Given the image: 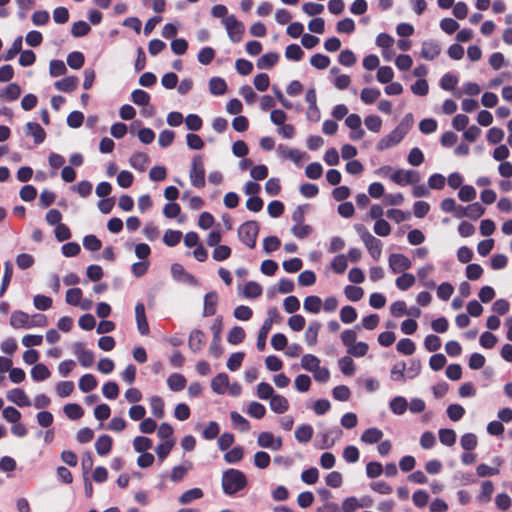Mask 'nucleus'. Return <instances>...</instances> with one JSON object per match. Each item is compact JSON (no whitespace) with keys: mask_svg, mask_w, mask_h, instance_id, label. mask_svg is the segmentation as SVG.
<instances>
[{"mask_svg":"<svg viewBox=\"0 0 512 512\" xmlns=\"http://www.w3.org/2000/svg\"><path fill=\"white\" fill-rule=\"evenodd\" d=\"M247 486L245 474L237 469H228L222 476V488L225 494L233 495Z\"/></svg>","mask_w":512,"mask_h":512,"instance_id":"1","label":"nucleus"},{"mask_svg":"<svg viewBox=\"0 0 512 512\" xmlns=\"http://www.w3.org/2000/svg\"><path fill=\"white\" fill-rule=\"evenodd\" d=\"M355 229L359 234L362 242L364 243L366 249L368 250L370 256L374 260L378 261L382 255V242L378 238L374 237L362 224L356 225Z\"/></svg>","mask_w":512,"mask_h":512,"instance_id":"2","label":"nucleus"},{"mask_svg":"<svg viewBox=\"0 0 512 512\" xmlns=\"http://www.w3.org/2000/svg\"><path fill=\"white\" fill-rule=\"evenodd\" d=\"M259 233V225L256 221H247L238 228V237L246 246L253 249Z\"/></svg>","mask_w":512,"mask_h":512,"instance_id":"3","label":"nucleus"},{"mask_svg":"<svg viewBox=\"0 0 512 512\" xmlns=\"http://www.w3.org/2000/svg\"><path fill=\"white\" fill-rule=\"evenodd\" d=\"M225 26L229 39L232 42H240L245 32V26L242 22L237 20L234 15H229L222 20Z\"/></svg>","mask_w":512,"mask_h":512,"instance_id":"4","label":"nucleus"},{"mask_svg":"<svg viewBox=\"0 0 512 512\" xmlns=\"http://www.w3.org/2000/svg\"><path fill=\"white\" fill-rule=\"evenodd\" d=\"M189 178L194 187L202 188L205 186V169L201 156L193 158Z\"/></svg>","mask_w":512,"mask_h":512,"instance_id":"5","label":"nucleus"},{"mask_svg":"<svg viewBox=\"0 0 512 512\" xmlns=\"http://www.w3.org/2000/svg\"><path fill=\"white\" fill-rule=\"evenodd\" d=\"M269 317L264 321L262 327L260 328L257 336V348L260 351H263L266 346V339L269 331L272 328L273 322L276 321L279 317L278 311L276 308H271L268 310Z\"/></svg>","mask_w":512,"mask_h":512,"instance_id":"6","label":"nucleus"},{"mask_svg":"<svg viewBox=\"0 0 512 512\" xmlns=\"http://www.w3.org/2000/svg\"><path fill=\"white\" fill-rule=\"evenodd\" d=\"M407 130L401 125L397 126L393 131H391L388 135L384 136L377 143V149L379 151H384L389 149L402 141L404 136L406 135Z\"/></svg>","mask_w":512,"mask_h":512,"instance_id":"7","label":"nucleus"},{"mask_svg":"<svg viewBox=\"0 0 512 512\" xmlns=\"http://www.w3.org/2000/svg\"><path fill=\"white\" fill-rule=\"evenodd\" d=\"M389 178L396 184L406 185V184H416L420 181V175L417 171L407 170L403 171L401 169L393 170L389 175Z\"/></svg>","mask_w":512,"mask_h":512,"instance_id":"8","label":"nucleus"},{"mask_svg":"<svg viewBox=\"0 0 512 512\" xmlns=\"http://www.w3.org/2000/svg\"><path fill=\"white\" fill-rule=\"evenodd\" d=\"M388 264L393 273H400L411 268L410 259L404 254L393 253L388 258Z\"/></svg>","mask_w":512,"mask_h":512,"instance_id":"9","label":"nucleus"},{"mask_svg":"<svg viewBox=\"0 0 512 512\" xmlns=\"http://www.w3.org/2000/svg\"><path fill=\"white\" fill-rule=\"evenodd\" d=\"M257 444L262 448L278 451L282 448V439L275 437L271 432H261L257 438Z\"/></svg>","mask_w":512,"mask_h":512,"instance_id":"10","label":"nucleus"},{"mask_svg":"<svg viewBox=\"0 0 512 512\" xmlns=\"http://www.w3.org/2000/svg\"><path fill=\"white\" fill-rule=\"evenodd\" d=\"M135 320L137 329L141 335H148L150 332L149 324L146 318L145 307L143 303H138L135 306Z\"/></svg>","mask_w":512,"mask_h":512,"instance_id":"11","label":"nucleus"},{"mask_svg":"<svg viewBox=\"0 0 512 512\" xmlns=\"http://www.w3.org/2000/svg\"><path fill=\"white\" fill-rule=\"evenodd\" d=\"M132 100L136 105H143L145 108L143 109V114L146 116H152L154 113V109L152 106H148L150 101V96L147 92L137 89L134 90L131 94Z\"/></svg>","mask_w":512,"mask_h":512,"instance_id":"12","label":"nucleus"},{"mask_svg":"<svg viewBox=\"0 0 512 512\" xmlns=\"http://www.w3.org/2000/svg\"><path fill=\"white\" fill-rule=\"evenodd\" d=\"M441 52V47L438 42L434 40L424 41L422 43L420 55L426 60L435 59Z\"/></svg>","mask_w":512,"mask_h":512,"instance_id":"13","label":"nucleus"},{"mask_svg":"<svg viewBox=\"0 0 512 512\" xmlns=\"http://www.w3.org/2000/svg\"><path fill=\"white\" fill-rule=\"evenodd\" d=\"M6 397L10 402L16 404L19 407H26L31 405L30 399L21 388H14L9 390L6 394Z\"/></svg>","mask_w":512,"mask_h":512,"instance_id":"14","label":"nucleus"},{"mask_svg":"<svg viewBox=\"0 0 512 512\" xmlns=\"http://www.w3.org/2000/svg\"><path fill=\"white\" fill-rule=\"evenodd\" d=\"M74 354L77 356L78 361L83 367H90L94 362V355L91 351L86 350L84 345L80 342L74 345Z\"/></svg>","mask_w":512,"mask_h":512,"instance_id":"15","label":"nucleus"},{"mask_svg":"<svg viewBox=\"0 0 512 512\" xmlns=\"http://www.w3.org/2000/svg\"><path fill=\"white\" fill-rule=\"evenodd\" d=\"M10 325L15 329L31 328L30 316L23 311H14L10 317Z\"/></svg>","mask_w":512,"mask_h":512,"instance_id":"16","label":"nucleus"},{"mask_svg":"<svg viewBox=\"0 0 512 512\" xmlns=\"http://www.w3.org/2000/svg\"><path fill=\"white\" fill-rule=\"evenodd\" d=\"M25 133L28 136H32L36 144L42 143L46 137L44 129L35 122H28L26 124Z\"/></svg>","mask_w":512,"mask_h":512,"instance_id":"17","label":"nucleus"},{"mask_svg":"<svg viewBox=\"0 0 512 512\" xmlns=\"http://www.w3.org/2000/svg\"><path fill=\"white\" fill-rule=\"evenodd\" d=\"M269 400L270 409L275 413L283 414L289 408L288 400L280 394L275 393Z\"/></svg>","mask_w":512,"mask_h":512,"instance_id":"18","label":"nucleus"},{"mask_svg":"<svg viewBox=\"0 0 512 512\" xmlns=\"http://www.w3.org/2000/svg\"><path fill=\"white\" fill-rule=\"evenodd\" d=\"M204 342L205 334L201 330L195 329L190 333L188 346L194 353L202 349Z\"/></svg>","mask_w":512,"mask_h":512,"instance_id":"19","label":"nucleus"},{"mask_svg":"<svg viewBox=\"0 0 512 512\" xmlns=\"http://www.w3.org/2000/svg\"><path fill=\"white\" fill-rule=\"evenodd\" d=\"M229 386V377L226 373L217 374L211 381V388L217 394H223Z\"/></svg>","mask_w":512,"mask_h":512,"instance_id":"20","label":"nucleus"},{"mask_svg":"<svg viewBox=\"0 0 512 512\" xmlns=\"http://www.w3.org/2000/svg\"><path fill=\"white\" fill-rule=\"evenodd\" d=\"M78 83L79 79L77 77L69 76L55 82L54 86L57 90L68 93L74 91Z\"/></svg>","mask_w":512,"mask_h":512,"instance_id":"21","label":"nucleus"},{"mask_svg":"<svg viewBox=\"0 0 512 512\" xmlns=\"http://www.w3.org/2000/svg\"><path fill=\"white\" fill-rule=\"evenodd\" d=\"M321 324L317 321L311 322L305 331V341L308 346H315L318 341V334Z\"/></svg>","mask_w":512,"mask_h":512,"instance_id":"22","label":"nucleus"},{"mask_svg":"<svg viewBox=\"0 0 512 512\" xmlns=\"http://www.w3.org/2000/svg\"><path fill=\"white\" fill-rule=\"evenodd\" d=\"M217 301L218 296L216 292L212 291L205 295L203 309L204 316H212L216 313Z\"/></svg>","mask_w":512,"mask_h":512,"instance_id":"23","label":"nucleus"},{"mask_svg":"<svg viewBox=\"0 0 512 512\" xmlns=\"http://www.w3.org/2000/svg\"><path fill=\"white\" fill-rule=\"evenodd\" d=\"M383 432L378 428H369L361 435V441L366 444H375L381 441Z\"/></svg>","mask_w":512,"mask_h":512,"instance_id":"24","label":"nucleus"},{"mask_svg":"<svg viewBox=\"0 0 512 512\" xmlns=\"http://www.w3.org/2000/svg\"><path fill=\"white\" fill-rule=\"evenodd\" d=\"M313 428L308 424L300 425L295 431V438L300 443H307L313 436Z\"/></svg>","mask_w":512,"mask_h":512,"instance_id":"25","label":"nucleus"},{"mask_svg":"<svg viewBox=\"0 0 512 512\" xmlns=\"http://www.w3.org/2000/svg\"><path fill=\"white\" fill-rule=\"evenodd\" d=\"M406 363L401 361L393 365L390 371V377L395 382H404L406 380Z\"/></svg>","mask_w":512,"mask_h":512,"instance_id":"26","label":"nucleus"},{"mask_svg":"<svg viewBox=\"0 0 512 512\" xmlns=\"http://www.w3.org/2000/svg\"><path fill=\"white\" fill-rule=\"evenodd\" d=\"M13 276V265L10 261L4 262V274L0 286V297L6 292Z\"/></svg>","mask_w":512,"mask_h":512,"instance_id":"27","label":"nucleus"},{"mask_svg":"<svg viewBox=\"0 0 512 512\" xmlns=\"http://www.w3.org/2000/svg\"><path fill=\"white\" fill-rule=\"evenodd\" d=\"M389 407L394 414L402 415L408 408V402L404 397L397 396L390 401Z\"/></svg>","mask_w":512,"mask_h":512,"instance_id":"28","label":"nucleus"},{"mask_svg":"<svg viewBox=\"0 0 512 512\" xmlns=\"http://www.w3.org/2000/svg\"><path fill=\"white\" fill-rule=\"evenodd\" d=\"M279 59V56L275 52L266 53L261 56L257 61V67L259 69H269L273 67Z\"/></svg>","mask_w":512,"mask_h":512,"instance_id":"29","label":"nucleus"},{"mask_svg":"<svg viewBox=\"0 0 512 512\" xmlns=\"http://www.w3.org/2000/svg\"><path fill=\"white\" fill-rule=\"evenodd\" d=\"M20 94V86L16 83H11L0 92V97L6 99L7 101H14L19 98Z\"/></svg>","mask_w":512,"mask_h":512,"instance_id":"30","label":"nucleus"},{"mask_svg":"<svg viewBox=\"0 0 512 512\" xmlns=\"http://www.w3.org/2000/svg\"><path fill=\"white\" fill-rule=\"evenodd\" d=\"M320 366V359L312 354H305L301 358V367L306 371L313 372Z\"/></svg>","mask_w":512,"mask_h":512,"instance_id":"31","label":"nucleus"},{"mask_svg":"<svg viewBox=\"0 0 512 512\" xmlns=\"http://www.w3.org/2000/svg\"><path fill=\"white\" fill-rule=\"evenodd\" d=\"M262 294V287L255 281H249L243 288V295L246 298H258Z\"/></svg>","mask_w":512,"mask_h":512,"instance_id":"32","label":"nucleus"},{"mask_svg":"<svg viewBox=\"0 0 512 512\" xmlns=\"http://www.w3.org/2000/svg\"><path fill=\"white\" fill-rule=\"evenodd\" d=\"M167 384L172 391H180L184 389L186 385V379L183 375L174 373L168 377Z\"/></svg>","mask_w":512,"mask_h":512,"instance_id":"33","label":"nucleus"},{"mask_svg":"<svg viewBox=\"0 0 512 512\" xmlns=\"http://www.w3.org/2000/svg\"><path fill=\"white\" fill-rule=\"evenodd\" d=\"M227 84L220 77H213L209 81V90L213 95H222L226 92Z\"/></svg>","mask_w":512,"mask_h":512,"instance_id":"34","label":"nucleus"},{"mask_svg":"<svg viewBox=\"0 0 512 512\" xmlns=\"http://www.w3.org/2000/svg\"><path fill=\"white\" fill-rule=\"evenodd\" d=\"M322 301L318 296H308L305 298L303 306L304 309L310 313L317 314L321 310Z\"/></svg>","mask_w":512,"mask_h":512,"instance_id":"35","label":"nucleus"},{"mask_svg":"<svg viewBox=\"0 0 512 512\" xmlns=\"http://www.w3.org/2000/svg\"><path fill=\"white\" fill-rule=\"evenodd\" d=\"M230 418L232 421V424L236 429H238L241 432H247L250 430V424L247 419H245L242 415H240L238 412H231Z\"/></svg>","mask_w":512,"mask_h":512,"instance_id":"36","label":"nucleus"},{"mask_svg":"<svg viewBox=\"0 0 512 512\" xmlns=\"http://www.w3.org/2000/svg\"><path fill=\"white\" fill-rule=\"evenodd\" d=\"M50 375L49 369L42 363L36 364L31 370V377L34 381H43Z\"/></svg>","mask_w":512,"mask_h":512,"instance_id":"37","label":"nucleus"},{"mask_svg":"<svg viewBox=\"0 0 512 512\" xmlns=\"http://www.w3.org/2000/svg\"><path fill=\"white\" fill-rule=\"evenodd\" d=\"M97 386V380L92 374H85L79 380V388L82 392H90Z\"/></svg>","mask_w":512,"mask_h":512,"instance_id":"38","label":"nucleus"},{"mask_svg":"<svg viewBox=\"0 0 512 512\" xmlns=\"http://www.w3.org/2000/svg\"><path fill=\"white\" fill-rule=\"evenodd\" d=\"M111 446L112 440L107 435L100 436L95 443L96 451L101 456L106 455L110 451Z\"/></svg>","mask_w":512,"mask_h":512,"instance_id":"39","label":"nucleus"},{"mask_svg":"<svg viewBox=\"0 0 512 512\" xmlns=\"http://www.w3.org/2000/svg\"><path fill=\"white\" fill-rule=\"evenodd\" d=\"M190 469H192L191 462H186L184 465L175 466L171 472V480L173 482L181 481Z\"/></svg>","mask_w":512,"mask_h":512,"instance_id":"40","label":"nucleus"},{"mask_svg":"<svg viewBox=\"0 0 512 512\" xmlns=\"http://www.w3.org/2000/svg\"><path fill=\"white\" fill-rule=\"evenodd\" d=\"M203 496V491L200 488H192L181 494L179 502L181 504H188L193 500L200 499Z\"/></svg>","mask_w":512,"mask_h":512,"instance_id":"41","label":"nucleus"},{"mask_svg":"<svg viewBox=\"0 0 512 512\" xmlns=\"http://www.w3.org/2000/svg\"><path fill=\"white\" fill-rule=\"evenodd\" d=\"M174 445H175V440H166V441H163L161 444H159L155 448L157 457L161 462L168 456V454L171 452Z\"/></svg>","mask_w":512,"mask_h":512,"instance_id":"42","label":"nucleus"},{"mask_svg":"<svg viewBox=\"0 0 512 512\" xmlns=\"http://www.w3.org/2000/svg\"><path fill=\"white\" fill-rule=\"evenodd\" d=\"M415 284V277L410 273H403L396 279L398 289L405 291Z\"/></svg>","mask_w":512,"mask_h":512,"instance_id":"43","label":"nucleus"},{"mask_svg":"<svg viewBox=\"0 0 512 512\" xmlns=\"http://www.w3.org/2000/svg\"><path fill=\"white\" fill-rule=\"evenodd\" d=\"M150 407L156 418L161 419L164 417V402L160 397L153 396L150 399Z\"/></svg>","mask_w":512,"mask_h":512,"instance_id":"44","label":"nucleus"},{"mask_svg":"<svg viewBox=\"0 0 512 512\" xmlns=\"http://www.w3.org/2000/svg\"><path fill=\"white\" fill-rule=\"evenodd\" d=\"M245 338V331L242 327L235 326L233 327L227 336V341L230 344L236 345L241 343Z\"/></svg>","mask_w":512,"mask_h":512,"instance_id":"45","label":"nucleus"},{"mask_svg":"<svg viewBox=\"0 0 512 512\" xmlns=\"http://www.w3.org/2000/svg\"><path fill=\"white\" fill-rule=\"evenodd\" d=\"M478 440L475 434L466 433L460 439V445L464 450L472 451L477 447Z\"/></svg>","mask_w":512,"mask_h":512,"instance_id":"46","label":"nucleus"},{"mask_svg":"<svg viewBox=\"0 0 512 512\" xmlns=\"http://www.w3.org/2000/svg\"><path fill=\"white\" fill-rule=\"evenodd\" d=\"M396 349L398 352L404 354V355H411L415 352V344L414 342L409 338H404L398 341L396 345Z\"/></svg>","mask_w":512,"mask_h":512,"instance_id":"47","label":"nucleus"},{"mask_svg":"<svg viewBox=\"0 0 512 512\" xmlns=\"http://www.w3.org/2000/svg\"><path fill=\"white\" fill-rule=\"evenodd\" d=\"M84 60V55L78 51L71 52L67 56V64L72 69H80L84 64Z\"/></svg>","mask_w":512,"mask_h":512,"instance_id":"48","label":"nucleus"},{"mask_svg":"<svg viewBox=\"0 0 512 512\" xmlns=\"http://www.w3.org/2000/svg\"><path fill=\"white\" fill-rule=\"evenodd\" d=\"M348 263H347V256L344 254H339L335 256L331 262L332 269L338 273L342 274L347 269Z\"/></svg>","mask_w":512,"mask_h":512,"instance_id":"49","label":"nucleus"},{"mask_svg":"<svg viewBox=\"0 0 512 512\" xmlns=\"http://www.w3.org/2000/svg\"><path fill=\"white\" fill-rule=\"evenodd\" d=\"M439 440L443 445L450 447L456 442V433L452 429H440Z\"/></svg>","mask_w":512,"mask_h":512,"instance_id":"50","label":"nucleus"},{"mask_svg":"<svg viewBox=\"0 0 512 512\" xmlns=\"http://www.w3.org/2000/svg\"><path fill=\"white\" fill-rule=\"evenodd\" d=\"M380 96V91L375 88H364L361 91L360 98L366 104L374 103Z\"/></svg>","mask_w":512,"mask_h":512,"instance_id":"51","label":"nucleus"},{"mask_svg":"<svg viewBox=\"0 0 512 512\" xmlns=\"http://www.w3.org/2000/svg\"><path fill=\"white\" fill-rule=\"evenodd\" d=\"M275 395L273 387L266 382H261L257 385V396L262 400L271 399Z\"/></svg>","mask_w":512,"mask_h":512,"instance_id":"52","label":"nucleus"},{"mask_svg":"<svg viewBox=\"0 0 512 512\" xmlns=\"http://www.w3.org/2000/svg\"><path fill=\"white\" fill-rule=\"evenodd\" d=\"M485 213V209L477 202L465 207L464 215L470 219H478Z\"/></svg>","mask_w":512,"mask_h":512,"instance_id":"53","label":"nucleus"},{"mask_svg":"<svg viewBox=\"0 0 512 512\" xmlns=\"http://www.w3.org/2000/svg\"><path fill=\"white\" fill-rule=\"evenodd\" d=\"M243 454H244L243 448L240 446H236V447L232 448L231 450H229L224 455V460L230 464L237 463L242 460Z\"/></svg>","mask_w":512,"mask_h":512,"instance_id":"54","label":"nucleus"},{"mask_svg":"<svg viewBox=\"0 0 512 512\" xmlns=\"http://www.w3.org/2000/svg\"><path fill=\"white\" fill-rule=\"evenodd\" d=\"M271 458L267 452L258 451L254 455V465L259 469H266L269 467Z\"/></svg>","mask_w":512,"mask_h":512,"instance_id":"55","label":"nucleus"},{"mask_svg":"<svg viewBox=\"0 0 512 512\" xmlns=\"http://www.w3.org/2000/svg\"><path fill=\"white\" fill-rule=\"evenodd\" d=\"M65 415L72 420L79 419L83 415V410L80 405L70 403L64 406Z\"/></svg>","mask_w":512,"mask_h":512,"instance_id":"56","label":"nucleus"},{"mask_svg":"<svg viewBox=\"0 0 512 512\" xmlns=\"http://www.w3.org/2000/svg\"><path fill=\"white\" fill-rule=\"evenodd\" d=\"M33 304L36 309L45 311L51 308L52 299L48 296L38 294L34 296Z\"/></svg>","mask_w":512,"mask_h":512,"instance_id":"57","label":"nucleus"},{"mask_svg":"<svg viewBox=\"0 0 512 512\" xmlns=\"http://www.w3.org/2000/svg\"><path fill=\"white\" fill-rule=\"evenodd\" d=\"M2 417L9 423H16L19 422L21 419V413L16 408L12 406H8L3 409L2 411Z\"/></svg>","mask_w":512,"mask_h":512,"instance_id":"58","label":"nucleus"},{"mask_svg":"<svg viewBox=\"0 0 512 512\" xmlns=\"http://www.w3.org/2000/svg\"><path fill=\"white\" fill-rule=\"evenodd\" d=\"M247 413L256 419H261L265 416L266 408L263 404L254 401L249 404Z\"/></svg>","mask_w":512,"mask_h":512,"instance_id":"59","label":"nucleus"},{"mask_svg":"<svg viewBox=\"0 0 512 512\" xmlns=\"http://www.w3.org/2000/svg\"><path fill=\"white\" fill-rule=\"evenodd\" d=\"M303 55V50L297 44H290L286 47L285 56L290 60L299 61Z\"/></svg>","mask_w":512,"mask_h":512,"instance_id":"60","label":"nucleus"},{"mask_svg":"<svg viewBox=\"0 0 512 512\" xmlns=\"http://www.w3.org/2000/svg\"><path fill=\"white\" fill-rule=\"evenodd\" d=\"M182 237V233L176 230H167L163 236V242L170 247L177 245Z\"/></svg>","mask_w":512,"mask_h":512,"instance_id":"61","label":"nucleus"},{"mask_svg":"<svg viewBox=\"0 0 512 512\" xmlns=\"http://www.w3.org/2000/svg\"><path fill=\"white\" fill-rule=\"evenodd\" d=\"M340 318L343 323H352L357 319V312L352 306H344L340 311Z\"/></svg>","mask_w":512,"mask_h":512,"instance_id":"62","label":"nucleus"},{"mask_svg":"<svg viewBox=\"0 0 512 512\" xmlns=\"http://www.w3.org/2000/svg\"><path fill=\"white\" fill-rule=\"evenodd\" d=\"M338 363H339L340 370L343 374L348 375V376H351L354 374L355 366H354L353 360L350 357L344 356L339 359Z\"/></svg>","mask_w":512,"mask_h":512,"instance_id":"63","label":"nucleus"},{"mask_svg":"<svg viewBox=\"0 0 512 512\" xmlns=\"http://www.w3.org/2000/svg\"><path fill=\"white\" fill-rule=\"evenodd\" d=\"M90 29L85 21H77L72 25L71 33L74 37H83L89 33Z\"/></svg>","mask_w":512,"mask_h":512,"instance_id":"64","label":"nucleus"}]
</instances>
